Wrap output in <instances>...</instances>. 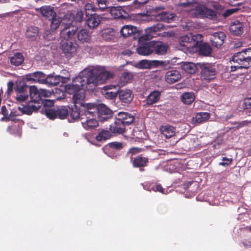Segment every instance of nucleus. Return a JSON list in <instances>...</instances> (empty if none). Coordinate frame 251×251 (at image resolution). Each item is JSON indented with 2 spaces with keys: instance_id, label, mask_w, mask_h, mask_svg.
I'll return each instance as SVG.
<instances>
[{
  "instance_id": "51",
  "label": "nucleus",
  "mask_w": 251,
  "mask_h": 251,
  "mask_svg": "<svg viewBox=\"0 0 251 251\" xmlns=\"http://www.w3.org/2000/svg\"><path fill=\"white\" fill-rule=\"evenodd\" d=\"M97 8H96L94 5L91 3H87L85 6V16H89L92 14V13L89 12V11H91L92 12H95Z\"/></svg>"
},
{
  "instance_id": "19",
  "label": "nucleus",
  "mask_w": 251,
  "mask_h": 251,
  "mask_svg": "<svg viewBox=\"0 0 251 251\" xmlns=\"http://www.w3.org/2000/svg\"><path fill=\"white\" fill-rule=\"evenodd\" d=\"M98 109V118L100 122L106 121L112 117L113 112L105 105L99 104V108Z\"/></svg>"
},
{
  "instance_id": "28",
  "label": "nucleus",
  "mask_w": 251,
  "mask_h": 251,
  "mask_svg": "<svg viewBox=\"0 0 251 251\" xmlns=\"http://www.w3.org/2000/svg\"><path fill=\"white\" fill-rule=\"evenodd\" d=\"M229 29L233 35H241L244 32V24L238 20H236L231 24Z\"/></svg>"
},
{
  "instance_id": "45",
  "label": "nucleus",
  "mask_w": 251,
  "mask_h": 251,
  "mask_svg": "<svg viewBox=\"0 0 251 251\" xmlns=\"http://www.w3.org/2000/svg\"><path fill=\"white\" fill-rule=\"evenodd\" d=\"M194 100V95L192 93H185L181 96L182 101L186 104H191Z\"/></svg>"
},
{
  "instance_id": "18",
  "label": "nucleus",
  "mask_w": 251,
  "mask_h": 251,
  "mask_svg": "<svg viewBox=\"0 0 251 251\" xmlns=\"http://www.w3.org/2000/svg\"><path fill=\"white\" fill-rule=\"evenodd\" d=\"M119 90H116V85H107L101 89V94L107 99L114 100L118 95Z\"/></svg>"
},
{
  "instance_id": "23",
  "label": "nucleus",
  "mask_w": 251,
  "mask_h": 251,
  "mask_svg": "<svg viewBox=\"0 0 251 251\" xmlns=\"http://www.w3.org/2000/svg\"><path fill=\"white\" fill-rule=\"evenodd\" d=\"M86 24L90 28H94L100 23L101 17L96 13L85 16Z\"/></svg>"
},
{
  "instance_id": "14",
  "label": "nucleus",
  "mask_w": 251,
  "mask_h": 251,
  "mask_svg": "<svg viewBox=\"0 0 251 251\" xmlns=\"http://www.w3.org/2000/svg\"><path fill=\"white\" fill-rule=\"evenodd\" d=\"M131 159V163L134 168H140V171H144L143 168L147 167L149 163L148 157L143 156L140 154Z\"/></svg>"
},
{
  "instance_id": "22",
  "label": "nucleus",
  "mask_w": 251,
  "mask_h": 251,
  "mask_svg": "<svg viewBox=\"0 0 251 251\" xmlns=\"http://www.w3.org/2000/svg\"><path fill=\"white\" fill-rule=\"evenodd\" d=\"M97 74L99 77V84L105 82L109 78H112L114 76L113 73L105 70L104 67L96 66Z\"/></svg>"
},
{
  "instance_id": "2",
  "label": "nucleus",
  "mask_w": 251,
  "mask_h": 251,
  "mask_svg": "<svg viewBox=\"0 0 251 251\" xmlns=\"http://www.w3.org/2000/svg\"><path fill=\"white\" fill-rule=\"evenodd\" d=\"M200 69V77L202 82L209 83L216 78L217 67L213 64L208 63H198Z\"/></svg>"
},
{
  "instance_id": "40",
  "label": "nucleus",
  "mask_w": 251,
  "mask_h": 251,
  "mask_svg": "<svg viewBox=\"0 0 251 251\" xmlns=\"http://www.w3.org/2000/svg\"><path fill=\"white\" fill-rule=\"evenodd\" d=\"M84 128L87 130L94 128L98 126V121L94 118H90L87 117V120L85 122H82Z\"/></svg>"
},
{
  "instance_id": "39",
  "label": "nucleus",
  "mask_w": 251,
  "mask_h": 251,
  "mask_svg": "<svg viewBox=\"0 0 251 251\" xmlns=\"http://www.w3.org/2000/svg\"><path fill=\"white\" fill-rule=\"evenodd\" d=\"M29 93L31 100L43 101L36 86H31L29 87Z\"/></svg>"
},
{
  "instance_id": "46",
  "label": "nucleus",
  "mask_w": 251,
  "mask_h": 251,
  "mask_svg": "<svg viewBox=\"0 0 251 251\" xmlns=\"http://www.w3.org/2000/svg\"><path fill=\"white\" fill-rule=\"evenodd\" d=\"M50 19L51 20L50 28L51 29H56L60 25L61 23V20L60 18L56 15L53 16Z\"/></svg>"
},
{
  "instance_id": "47",
  "label": "nucleus",
  "mask_w": 251,
  "mask_h": 251,
  "mask_svg": "<svg viewBox=\"0 0 251 251\" xmlns=\"http://www.w3.org/2000/svg\"><path fill=\"white\" fill-rule=\"evenodd\" d=\"M133 78V75L131 73L128 72H123L121 76L120 79L123 82V84L125 85L127 83Z\"/></svg>"
},
{
  "instance_id": "16",
  "label": "nucleus",
  "mask_w": 251,
  "mask_h": 251,
  "mask_svg": "<svg viewBox=\"0 0 251 251\" xmlns=\"http://www.w3.org/2000/svg\"><path fill=\"white\" fill-rule=\"evenodd\" d=\"M84 89V87H83L82 88H80L78 90H74L72 93H68L70 94L74 93L73 98L74 105L83 106V107L86 105V103H84L85 93Z\"/></svg>"
},
{
  "instance_id": "54",
  "label": "nucleus",
  "mask_w": 251,
  "mask_h": 251,
  "mask_svg": "<svg viewBox=\"0 0 251 251\" xmlns=\"http://www.w3.org/2000/svg\"><path fill=\"white\" fill-rule=\"evenodd\" d=\"M109 147L115 150H121L123 148V145L122 143L114 142L108 144Z\"/></svg>"
},
{
  "instance_id": "9",
  "label": "nucleus",
  "mask_w": 251,
  "mask_h": 251,
  "mask_svg": "<svg viewBox=\"0 0 251 251\" xmlns=\"http://www.w3.org/2000/svg\"><path fill=\"white\" fill-rule=\"evenodd\" d=\"M195 14L199 18L212 19L216 16V13L210 9L202 5H198L195 8Z\"/></svg>"
},
{
  "instance_id": "4",
  "label": "nucleus",
  "mask_w": 251,
  "mask_h": 251,
  "mask_svg": "<svg viewBox=\"0 0 251 251\" xmlns=\"http://www.w3.org/2000/svg\"><path fill=\"white\" fill-rule=\"evenodd\" d=\"M42 104L44 105H51L53 104V102L50 100H46L44 102L30 100L25 105L19 106L18 109L23 114L29 115L33 112L37 111L41 108Z\"/></svg>"
},
{
  "instance_id": "50",
  "label": "nucleus",
  "mask_w": 251,
  "mask_h": 251,
  "mask_svg": "<svg viewBox=\"0 0 251 251\" xmlns=\"http://www.w3.org/2000/svg\"><path fill=\"white\" fill-rule=\"evenodd\" d=\"M170 64V61L168 60H152V68H157L158 66L166 67Z\"/></svg>"
},
{
  "instance_id": "26",
  "label": "nucleus",
  "mask_w": 251,
  "mask_h": 251,
  "mask_svg": "<svg viewBox=\"0 0 251 251\" xmlns=\"http://www.w3.org/2000/svg\"><path fill=\"white\" fill-rule=\"evenodd\" d=\"M126 126L122 123L118 118L116 117V120L114 124L110 126L109 130L112 133L122 134L125 132Z\"/></svg>"
},
{
  "instance_id": "49",
  "label": "nucleus",
  "mask_w": 251,
  "mask_h": 251,
  "mask_svg": "<svg viewBox=\"0 0 251 251\" xmlns=\"http://www.w3.org/2000/svg\"><path fill=\"white\" fill-rule=\"evenodd\" d=\"M56 109L46 108L44 111L46 116L50 120L57 118Z\"/></svg>"
},
{
  "instance_id": "31",
  "label": "nucleus",
  "mask_w": 251,
  "mask_h": 251,
  "mask_svg": "<svg viewBox=\"0 0 251 251\" xmlns=\"http://www.w3.org/2000/svg\"><path fill=\"white\" fill-rule=\"evenodd\" d=\"M161 94V92L157 90L150 93L146 98V104L150 106L157 102L160 99Z\"/></svg>"
},
{
  "instance_id": "11",
  "label": "nucleus",
  "mask_w": 251,
  "mask_h": 251,
  "mask_svg": "<svg viewBox=\"0 0 251 251\" xmlns=\"http://www.w3.org/2000/svg\"><path fill=\"white\" fill-rule=\"evenodd\" d=\"M226 37V34L223 32L218 31L214 32L210 37L211 45L217 49L220 48L223 45Z\"/></svg>"
},
{
  "instance_id": "21",
  "label": "nucleus",
  "mask_w": 251,
  "mask_h": 251,
  "mask_svg": "<svg viewBox=\"0 0 251 251\" xmlns=\"http://www.w3.org/2000/svg\"><path fill=\"white\" fill-rule=\"evenodd\" d=\"M46 75L40 71H36L33 73H29L25 75V79L27 81L38 82L41 84H45Z\"/></svg>"
},
{
  "instance_id": "20",
  "label": "nucleus",
  "mask_w": 251,
  "mask_h": 251,
  "mask_svg": "<svg viewBox=\"0 0 251 251\" xmlns=\"http://www.w3.org/2000/svg\"><path fill=\"white\" fill-rule=\"evenodd\" d=\"M109 11L115 19H126L129 17L128 13L120 6L111 7Z\"/></svg>"
},
{
  "instance_id": "30",
  "label": "nucleus",
  "mask_w": 251,
  "mask_h": 251,
  "mask_svg": "<svg viewBox=\"0 0 251 251\" xmlns=\"http://www.w3.org/2000/svg\"><path fill=\"white\" fill-rule=\"evenodd\" d=\"M39 28L35 26H30L27 28L25 33V37L30 41L36 40L39 36Z\"/></svg>"
},
{
  "instance_id": "25",
  "label": "nucleus",
  "mask_w": 251,
  "mask_h": 251,
  "mask_svg": "<svg viewBox=\"0 0 251 251\" xmlns=\"http://www.w3.org/2000/svg\"><path fill=\"white\" fill-rule=\"evenodd\" d=\"M36 11L40 12L43 17L50 20L53 16H56L54 7L49 5H45L40 8H36Z\"/></svg>"
},
{
  "instance_id": "62",
  "label": "nucleus",
  "mask_w": 251,
  "mask_h": 251,
  "mask_svg": "<svg viewBox=\"0 0 251 251\" xmlns=\"http://www.w3.org/2000/svg\"><path fill=\"white\" fill-rule=\"evenodd\" d=\"M238 10V9L237 8H232V9H227L226 10V11L225 13V16H229V15H231L232 14L235 13V12H236Z\"/></svg>"
},
{
  "instance_id": "38",
  "label": "nucleus",
  "mask_w": 251,
  "mask_h": 251,
  "mask_svg": "<svg viewBox=\"0 0 251 251\" xmlns=\"http://www.w3.org/2000/svg\"><path fill=\"white\" fill-rule=\"evenodd\" d=\"M198 52L201 55L208 56L211 54L212 49L207 43H203L200 44Z\"/></svg>"
},
{
  "instance_id": "61",
  "label": "nucleus",
  "mask_w": 251,
  "mask_h": 251,
  "mask_svg": "<svg viewBox=\"0 0 251 251\" xmlns=\"http://www.w3.org/2000/svg\"><path fill=\"white\" fill-rule=\"evenodd\" d=\"M243 106L245 109L251 108V97L245 100Z\"/></svg>"
},
{
  "instance_id": "15",
  "label": "nucleus",
  "mask_w": 251,
  "mask_h": 251,
  "mask_svg": "<svg viewBox=\"0 0 251 251\" xmlns=\"http://www.w3.org/2000/svg\"><path fill=\"white\" fill-rule=\"evenodd\" d=\"M148 40H143L141 42L139 41L140 46L137 48V52L138 54L142 55H149L153 52V41L146 42L142 43L144 41H148Z\"/></svg>"
},
{
  "instance_id": "35",
  "label": "nucleus",
  "mask_w": 251,
  "mask_h": 251,
  "mask_svg": "<svg viewBox=\"0 0 251 251\" xmlns=\"http://www.w3.org/2000/svg\"><path fill=\"white\" fill-rule=\"evenodd\" d=\"M198 65L194 63L190 62H184L181 64V68L186 73L189 74H194L197 70Z\"/></svg>"
},
{
  "instance_id": "27",
  "label": "nucleus",
  "mask_w": 251,
  "mask_h": 251,
  "mask_svg": "<svg viewBox=\"0 0 251 251\" xmlns=\"http://www.w3.org/2000/svg\"><path fill=\"white\" fill-rule=\"evenodd\" d=\"M119 121L122 122L126 126H129L132 124L134 121V117L130 113L125 112H120L117 114L116 116Z\"/></svg>"
},
{
  "instance_id": "24",
  "label": "nucleus",
  "mask_w": 251,
  "mask_h": 251,
  "mask_svg": "<svg viewBox=\"0 0 251 251\" xmlns=\"http://www.w3.org/2000/svg\"><path fill=\"white\" fill-rule=\"evenodd\" d=\"M181 77L180 73L177 70L168 71L165 76V81L169 84H173L178 81Z\"/></svg>"
},
{
  "instance_id": "43",
  "label": "nucleus",
  "mask_w": 251,
  "mask_h": 251,
  "mask_svg": "<svg viewBox=\"0 0 251 251\" xmlns=\"http://www.w3.org/2000/svg\"><path fill=\"white\" fill-rule=\"evenodd\" d=\"M112 132L107 130H102L96 137L98 141H105L109 139L112 136Z\"/></svg>"
},
{
  "instance_id": "8",
  "label": "nucleus",
  "mask_w": 251,
  "mask_h": 251,
  "mask_svg": "<svg viewBox=\"0 0 251 251\" xmlns=\"http://www.w3.org/2000/svg\"><path fill=\"white\" fill-rule=\"evenodd\" d=\"M77 47L76 44L71 41H61L60 43V49L67 57H70L75 54Z\"/></svg>"
},
{
  "instance_id": "64",
  "label": "nucleus",
  "mask_w": 251,
  "mask_h": 251,
  "mask_svg": "<svg viewBox=\"0 0 251 251\" xmlns=\"http://www.w3.org/2000/svg\"><path fill=\"white\" fill-rule=\"evenodd\" d=\"M149 0H135V2H138L139 4L144 5L147 3Z\"/></svg>"
},
{
  "instance_id": "12",
  "label": "nucleus",
  "mask_w": 251,
  "mask_h": 251,
  "mask_svg": "<svg viewBox=\"0 0 251 251\" xmlns=\"http://www.w3.org/2000/svg\"><path fill=\"white\" fill-rule=\"evenodd\" d=\"M118 96L120 102L125 105L130 103L132 101L134 95L130 89H119Z\"/></svg>"
},
{
  "instance_id": "44",
  "label": "nucleus",
  "mask_w": 251,
  "mask_h": 251,
  "mask_svg": "<svg viewBox=\"0 0 251 251\" xmlns=\"http://www.w3.org/2000/svg\"><path fill=\"white\" fill-rule=\"evenodd\" d=\"M24 61V57L22 53L18 52L10 57V63L15 66L21 65Z\"/></svg>"
},
{
  "instance_id": "1",
  "label": "nucleus",
  "mask_w": 251,
  "mask_h": 251,
  "mask_svg": "<svg viewBox=\"0 0 251 251\" xmlns=\"http://www.w3.org/2000/svg\"><path fill=\"white\" fill-rule=\"evenodd\" d=\"M83 74L85 76H78L74 79L71 84L66 85L65 88L67 93H72L74 90H78L86 85L97 86L99 84L96 66L84 70Z\"/></svg>"
},
{
  "instance_id": "56",
  "label": "nucleus",
  "mask_w": 251,
  "mask_h": 251,
  "mask_svg": "<svg viewBox=\"0 0 251 251\" xmlns=\"http://www.w3.org/2000/svg\"><path fill=\"white\" fill-rule=\"evenodd\" d=\"M19 115V114L17 113V111H11L9 114H8L7 116H6L5 119L8 121H15L16 120L15 117Z\"/></svg>"
},
{
  "instance_id": "41",
  "label": "nucleus",
  "mask_w": 251,
  "mask_h": 251,
  "mask_svg": "<svg viewBox=\"0 0 251 251\" xmlns=\"http://www.w3.org/2000/svg\"><path fill=\"white\" fill-rule=\"evenodd\" d=\"M57 118L63 120L66 119L69 115L68 106H62L56 109Z\"/></svg>"
},
{
  "instance_id": "59",
  "label": "nucleus",
  "mask_w": 251,
  "mask_h": 251,
  "mask_svg": "<svg viewBox=\"0 0 251 251\" xmlns=\"http://www.w3.org/2000/svg\"><path fill=\"white\" fill-rule=\"evenodd\" d=\"M14 83L13 81H9L7 83V90L6 94L7 96H9L13 92Z\"/></svg>"
},
{
  "instance_id": "63",
  "label": "nucleus",
  "mask_w": 251,
  "mask_h": 251,
  "mask_svg": "<svg viewBox=\"0 0 251 251\" xmlns=\"http://www.w3.org/2000/svg\"><path fill=\"white\" fill-rule=\"evenodd\" d=\"M1 113L6 118V116L8 115V111L5 105H3L1 108Z\"/></svg>"
},
{
  "instance_id": "42",
  "label": "nucleus",
  "mask_w": 251,
  "mask_h": 251,
  "mask_svg": "<svg viewBox=\"0 0 251 251\" xmlns=\"http://www.w3.org/2000/svg\"><path fill=\"white\" fill-rule=\"evenodd\" d=\"M79 106L74 105L73 107H69V114H70L72 120L75 121L80 118Z\"/></svg>"
},
{
  "instance_id": "10",
  "label": "nucleus",
  "mask_w": 251,
  "mask_h": 251,
  "mask_svg": "<svg viewBox=\"0 0 251 251\" xmlns=\"http://www.w3.org/2000/svg\"><path fill=\"white\" fill-rule=\"evenodd\" d=\"M179 44L187 50L195 45H198L199 42H196L195 36L192 34L182 36L179 38Z\"/></svg>"
},
{
  "instance_id": "33",
  "label": "nucleus",
  "mask_w": 251,
  "mask_h": 251,
  "mask_svg": "<svg viewBox=\"0 0 251 251\" xmlns=\"http://www.w3.org/2000/svg\"><path fill=\"white\" fill-rule=\"evenodd\" d=\"M210 113L206 112L197 113L192 119V122L195 124H200L205 122L210 118Z\"/></svg>"
},
{
  "instance_id": "7",
  "label": "nucleus",
  "mask_w": 251,
  "mask_h": 251,
  "mask_svg": "<svg viewBox=\"0 0 251 251\" xmlns=\"http://www.w3.org/2000/svg\"><path fill=\"white\" fill-rule=\"evenodd\" d=\"M164 25L161 23H157L152 26L147 28L145 30L146 33L139 37V41L141 42L143 40H150L154 36L155 33L163 29Z\"/></svg>"
},
{
  "instance_id": "6",
  "label": "nucleus",
  "mask_w": 251,
  "mask_h": 251,
  "mask_svg": "<svg viewBox=\"0 0 251 251\" xmlns=\"http://www.w3.org/2000/svg\"><path fill=\"white\" fill-rule=\"evenodd\" d=\"M164 10V7L163 6L155 7L153 8V12H154L155 20L168 23L172 22L176 17V14Z\"/></svg>"
},
{
  "instance_id": "29",
  "label": "nucleus",
  "mask_w": 251,
  "mask_h": 251,
  "mask_svg": "<svg viewBox=\"0 0 251 251\" xmlns=\"http://www.w3.org/2000/svg\"><path fill=\"white\" fill-rule=\"evenodd\" d=\"M153 52L159 55H162L165 54L168 49L167 45H165L162 42H155L153 41Z\"/></svg>"
},
{
  "instance_id": "17",
  "label": "nucleus",
  "mask_w": 251,
  "mask_h": 251,
  "mask_svg": "<svg viewBox=\"0 0 251 251\" xmlns=\"http://www.w3.org/2000/svg\"><path fill=\"white\" fill-rule=\"evenodd\" d=\"M120 32L123 37L133 36V38L134 39L139 37L140 35L138 28L131 25H124L121 29Z\"/></svg>"
},
{
  "instance_id": "34",
  "label": "nucleus",
  "mask_w": 251,
  "mask_h": 251,
  "mask_svg": "<svg viewBox=\"0 0 251 251\" xmlns=\"http://www.w3.org/2000/svg\"><path fill=\"white\" fill-rule=\"evenodd\" d=\"M65 78L60 75L54 76L52 75H50L46 76L45 84L55 86L58 85L60 82H65Z\"/></svg>"
},
{
  "instance_id": "13",
  "label": "nucleus",
  "mask_w": 251,
  "mask_h": 251,
  "mask_svg": "<svg viewBox=\"0 0 251 251\" xmlns=\"http://www.w3.org/2000/svg\"><path fill=\"white\" fill-rule=\"evenodd\" d=\"M27 88V85L24 81H20L16 83L15 90L17 92L16 99L19 101H24L28 98V95L25 94Z\"/></svg>"
},
{
  "instance_id": "32",
  "label": "nucleus",
  "mask_w": 251,
  "mask_h": 251,
  "mask_svg": "<svg viewBox=\"0 0 251 251\" xmlns=\"http://www.w3.org/2000/svg\"><path fill=\"white\" fill-rule=\"evenodd\" d=\"M160 130L166 138H170L176 134V128L169 125L161 126Z\"/></svg>"
},
{
  "instance_id": "37",
  "label": "nucleus",
  "mask_w": 251,
  "mask_h": 251,
  "mask_svg": "<svg viewBox=\"0 0 251 251\" xmlns=\"http://www.w3.org/2000/svg\"><path fill=\"white\" fill-rule=\"evenodd\" d=\"M77 38L78 40L81 43H88L91 40V36L89 31L85 29H82L78 31Z\"/></svg>"
},
{
  "instance_id": "52",
  "label": "nucleus",
  "mask_w": 251,
  "mask_h": 251,
  "mask_svg": "<svg viewBox=\"0 0 251 251\" xmlns=\"http://www.w3.org/2000/svg\"><path fill=\"white\" fill-rule=\"evenodd\" d=\"M99 9L103 11L108 8V1L107 0H97Z\"/></svg>"
},
{
  "instance_id": "5",
  "label": "nucleus",
  "mask_w": 251,
  "mask_h": 251,
  "mask_svg": "<svg viewBox=\"0 0 251 251\" xmlns=\"http://www.w3.org/2000/svg\"><path fill=\"white\" fill-rule=\"evenodd\" d=\"M77 30V27L72 25V23H64L61 25L60 36L62 41H70L72 40Z\"/></svg>"
},
{
  "instance_id": "48",
  "label": "nucleus",
  "mask_w": 251,
  "mask_h": 251,
  "mask_svg": "<svg viewBox=\"0 0 251 251\" xmlns=\"http://www.w3.org/2000/svg\"><path fill=\"white\" fill-rule=\"evenodd\" d=\"M137 67L140 69H151L152 68V60H141L137 64Z\"/></svg>"
},
{
  "instance_id": "53",
  "label": "nucleus",
  "mask_w": 251,
  "mask_h": 251,
  "mask_svg": "<svg viewBox=\"0 0 251 251\" xmlns=\"http://www.w3.org/2000/svg\"><path fill=\"white\" fill-rule=\"evenodd\" d=\"M179 1H180L178 2V5L184 7L190 6L195 3L194 0H179Z\"/></svg>"
},
{
  "instance_id": "3",
  "label": "nucleus",
  "mask_w": 251,
  "mask_h": 251,
  "mask_svg": "<svg viewBox=\"0 0 251 251\" xmlns=\"http://www.w3.org/2000/svg\"><path fill=\"white\" fill-rule=\"evenodd\" d=\"M251 51L250 49H248L236 53L232 56V61L237 65L231 66V69H248L251 66V56L247 53L251 52Z\"/></svg>"
},
{
  "instance_id": "58",
  "label": "nucleus",
  "mask_w": 251,
  "mask_h": 251,
  "mask_svg": "<svg viewBox=\"0 0 251 251\" xmlns=\"http://www.w3.org/2000/svg\"><path fill=\"white\" fill-rule=\"evenodd\" d=\"M84 19V12L82 11H77L75 16L76 21L80 23Z\"/></svg>"
},
{
  "instance_id": "57",
  "label": "nucleus",
  "mask_w": 251,
  "mask_h": 251,
  "mask_svg": "<svg viewBox=\"0 0 251 251\" xmlns=\"http://www.w3.org/2000/svg\"><path fill=\"white\" fill-rule=\"evenodd\" d=\"M151 189L154 191H158L162 194H164V189L162 187L161 185L160 184H153L152 185Z\"/></svg>"
},
{
  "instance_id": "55",
  "label": "nucleus",
  "mask_w": 251,
  "mask_h": 251,
  "mask_svg": "<svg viewBox=\"0 0 251 251\" xmlns=\"http://www.w3.org/2000/svg\"><path fill=\"white\" fill-rule=\"evenodd\" d=\"M143 149L137 147H133L130 148L127 152V154H131V155H135L141 152Z\"/></svg>"
},
{
  "instance_id": "60",
  "label": "nucleus",
  "mask_w": 251,
  "mask_h": 251,
  "mask_svg": "<svg viewBox=\"0 0 251 251\" xmlns=\"http://www.w3.org/2000/svg\"><path fill=\"white\" fill-rule=\"evenodd\" d=\"M223 162H220L219 165L221 166L228 165L231 163L233 161L232 158H228L226 157L223 158Z\"/></svg>"
},
{
  "instance_id": "36",
  "label": "nucleus",
  "mask_w": 251,
  "mask_h": 251,
  "mask_svg": "<svg viewBox=\"0 0 251 251\" xmlns=\"http://www.w3.org/2000/svg\"><path fill=\"white\" fill-rule=\"evenodd\" d=\"M86 110L85 114L86 116L92 115L95 116L98 114V108H99V104L97 105L95 103H86V105L84 107Z\"/></svg>"
}]
</instances>
